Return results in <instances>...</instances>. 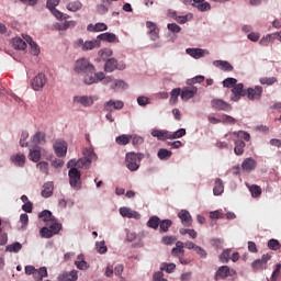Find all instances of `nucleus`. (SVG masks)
<instances>
[{
	"label": "nucleus",
	"mask_w": 281,
	"mask_h": 281,
	"mask_svg": "<svg viewBox=\"0 0 281 281\" xmlns=\"http://www.w3.org/2000/svg\"><path fill=\"white\" fill-rule=\"evenodd\" d=\"M82 155V158L78 160L71 159L67 164V167L70 168V170L68 171L69 183L71 188H75L76 190H80V188L82 187V182H80L82 175L80 173V170H78V168L87 170L91 168V164H93V161L98 159V155H95V151L91 147L83 148Z\"/></svg>",
	"instance_id": "obj_1"
},
{
	"label": "nucleus",
	"mask_w": 281,
	"mask_h": 281,
	"mask_svg": "<svg viewBox=\"0 0 281 281\" xmlns=\"http://www.w3.org/2000/svg\"><path fill=\"white\" fill-rule=\"evenodd\" d=\"M75 71L76 74H81L83 78H88V76H91L95 71V66L87 58H79L75 63Z\"/></svg>",
	"instance_id": "obj_2"
},
{
	"label": "nucleus",
	"mask_w": 281,
	"mask_h": 281,
	"mask_svg": "<svg viewBox=\"0 0 281 281\" xmlns=\"http://www.w3.org/2000/svg\"><path fill=\"white\" fill-rule=\"evenodd\" d=\"M236 276V270L231 269L229 266H221L215 272L214 280H225V278H234Z\"/></svg>",
	"instance_id": "obj_3"
},
{
	"label": "nucleus",
	"mask_w": 281,
	"mask_h": 281,
	"mask_svg": "<svg viewBox=\"0 0 281 281\" xmlns=\"http://www.w3.org/2000/svg\"><path fill=\"white\" fill-rule=\"evenodd\" d=\"M139 161H142V158L137 156L135 153H128L126 154V168L131 170V172H135V170H139Z\"/></svg>",
	"instance_id": "obj_4"
},
{
	"label": "nucleus",
	"mask_w": 281,
	"mask_h": 281,
	"mask_svg": "<svg viewBox=\"0 0 281 281\" xmlns=\"http://www.w3.org/2000/svg\"><path fill=\"white\" fill-rule=\"evenodd\" d=\"M95 100H98V97L95 95H76L74 97L72 102L74 104H80L87 109L89 106H93Z\"/></svg>",
	"instance_id": "obj_5"
},
{
	"label": "nucleus",
	"mask_w": 281,
	"mask_h": 281,
	"mask_svg": "<svg viewBox=\"0 0 281 281\" xmlns=\"http://www.w3.org/2000/svg\"><path fill=\"white\" fill-rule=\"evenodd\" d=\"M106 78L104 76V72H91L90 76L88 77H83V82L85 85H98V82H101V80H104V85H109V82L106 81Z\"/></svg>",
	"instance_id": "obj_6"
},
{
	"label": "nucleus",
	"mask_w": 281,
	"mask_h": 281,
	"mask_svg": "<svg viewBox=\"0 0 281 281\" xmlns=\"http://www.w3.org/2000/svg\"><path fill=\"white\" fill-rule=\"evenodd\" d=\"M124 109V101H115L110 100L106 101L103 105V111H106V113H113V111H122Z\"/></svg>",
	"instance_id": "obj_7"
},
{
	"label": "nucleus",
	"mask_w": 281,
	"mask_h": 281,
	"mask_svg": "<svg viewBox=\"0 0 281 281\" xmlns=\"http://www.w3.org/2000/svg\"><path fill=\"white\" fill-rule=\"evenodd\" d=\"M246 91L247 90H245V86L243 83L235 85L232 89L233 94L231 97V100L233 102H238V100H240V98H245Z\"/></svg>",
	"instance_id": "obj_8"
},
{
	"label": "nucleus",
	"mask_w": 281,
	"mask_h": 281,
	"mask_svg": "<svg viewBox=\"0 0 281 281\" xmlns=\"http://www.w3.org/2000/svg\"><path fill=\"white\" fill-rule=\"evenodd\" d=\"M31 85L34 91H41L43 87L47 85V77H45V74L40 72L37 76L33 78Z\"/></svg>",
	"instance_id": "obj_9"
},
{
	"label": "nucleus",
	"mask_w": 281,
	"mask_h": 281,
	"mask_svg": "<svg viewBox=\"0 0 281 281\" xmlns=\"http://www.w3.org/2000/svg\"><path fill=\"white\" fill-rule=\"evenodd\" d=\"M262 87L261 86H256L255 88H248L246 89V97L248 100H260L262 98Z\"/></svg>",
	"instance_id": "obj_10"
},
{
	"label": "nucleus",
	"mask_w": 281,
	"mask_h": 281,
	"mask_svg": "<svg viewBox=\"0 0 281 281\" xmlns=\"http://www.w3.org/2000/svg\"><path fill=\"white\" fill-rule=\"evenodd\" d=\"M212 109H216L217 111H229L232 109V104L222 99H213L211 101Z\"/></svg>",
	"instance_id": "obj_11"
},
{
	"label": "nucleus",
	"mask_w": 281,
	"mask_h": 281,
	"mask_svg": "<svg viewBox=\"0 0 281 281\" xmlns=\"http://www.w3.org/2000/svg\"><path fill=\"white\" fill-rule=\"evenodd\" d=\"M120 214L124 218H135L136 221H139L142 218V215L137 211H133L126 206L120 209Z\"/></svg>",
	"instance_id": "obj_12"
},
{
	"label": "nucleus",
	"mask_w": 281,
	"mask_h": 281,
	"mask_svg": "<svg viewBox=\"0 0 281 281\" xmlns=\"http://www.w3.org/2000/svg\"><path fill=\"white\" fill-rule=\"evenodd\" d=\"M199 89L194 86L183 88L180 94L181 100H184V101L191 100V98H194V95H196Z\"/></svg>",
	"instance_id": "obj_13"
},
{
	"label": "nucleus",
	"mask_w": 281,
	"mask_h": 281,
	"mask_svg": "<svg viewBox=\"0 0 281 281\" xmlns=\"http://www.w3.org/2000/svg\"><path fill=\"white\" fill-rule=\"evenodd\" d=\"M178 217L180 218L182 225L184 227H191L192 226V215L187 210H181L178 213Z\"/></svg>",
	"instance_id": "obj_14"
},
{
	"label": "nucleus",
	"mask_w": 281,
	"mask_h": 281,
	"mask_svg": "<svg viewBox=\"0 0 281 281\" xmlns=\"http://www.w3.org/2000/svg\"><path fill=\"white\" fill-rule=\"evenodd\" d=\"M146 27L149 30L148 34L151 41H157V38H159V29L157 27V24H155L153 21H147Z\"/></svg>",
	"instance_id": "obj_15"
},
{
	"label": "nucleus",
	"mask_w": 281,
	"mask_h": 281,
	"mask_svg": "<svg viewBox=\"0 0 281 281\" xmlns=\"http://www.w3.org/2000/svg\"><path fill=\"white\" fill-rule=\"evenodd\" d=\"M54 150L57 157H65V155H67V143L56 140L54 144Z\"/></svg>",
	"instance_id": "obj_16"
},
{
	"label": "nucleus",
	"mask_w": 281,
	"mask_h": 281,
	"mask_svg": "<svg viewBox=\"0 0 281 281\" xmlns=\"http://www.w3.org/2000/svg\"><path fill=\"white\" fill-rule=\"evenodd\" d=\"M186 52L189 56H191L192 58H195V60H199V58H203L205 54H210V52L202 48H187Z\"/></svg>",
	"instance_id": "obj_17"
},
{
	"label": "nucleus",
	"mask_w": 281,
	"mask_h": 281,
	"mask_svg": "<svg viewBox=\"0 0 281 281\" xmlns=\"http://www.w3.org/2000/svg\"><path fill=\"white\" fill-rule=\"evenodd\" d=\"M57 280L58 281H76L78 280V271L72 270L70 272H63L61 274H58Z\"/></svg>",
	"instance_id": "obj_18"
},
{
	"label": "nucleus",
	"mask_w": 281,
	"mask_h": 281,
	"mask_svg": "<svg viewBox=\"0 0 281 281\" xmlns=\"http://www.w3.org/2000/svg\"><path fill=\"white\" fill-rule=\"evenodd\" d=\"M45 132H36L32 138H31V143L33 144V146L38 147V145L41 144H45Z\"/></svg>",
	"instance_id": "obj_19"
},
{
	"label": "nucleus",
	"mask_w": 281,
	"mask_h": 281,
	"mask_svg": "<svg viewBox=\"0 0 281 281\" xmlns=\"http://www.w3.org/2000/svg\"><path fill=\"white\" fill-rule=\"evenodd\" d=\"M153 137H157L160 142H164L166 139H170V132L166 130H154L151 132Z\"/></svg>",
	"instance_id": "obj_20"
},
{
	"label": "nucleus",
	"mask_w": 281,
	"mask_h": 281,
	"mask_svg": "<svg viewBox=\"0 0 281 281\" xmlns=\"http://www.w3.org/2000/svg\"><path fill=\"white\" fill-rule=\"evenodd\" d=\"M52 194H54V182L44 183L43 190H42V196L44 199H49Z\"/></svg>",
	"instance_id": "obj_21"
},
{
	"label": "nucleus",
	"mask_w": 281,
	"mask_h": 281,
	"mask_svg": "<svg viewBox=\"0 0 281 281\" xmlns=\"http://www.w3.org/2000/svg\"><path fill=\"white\" fill-rule=\"evenodd\" d=\"M257 162L254 160V158H246L241 168L243 170H246V172H251V170H256Z\"/></svg>",
	"instance_id": "obj_22"
},
{
	"label": "nucleus",
	"mask_w": 281,
	"mask_h": 281,
	"mask_svg": "<svg viewBox=\"0 0 281 281\" xmlns=\"http://www.w3.org/2000/svg\"><path fill=\"white\" fill-rule=\"evenodd\" d=\"M213 65L214 67H218L223 71H234V66L225 60H214Z\"/></svg>",
	"instance_id": "obj_23"
},
{
	"label": "nucleus",
	"mask_w": 281,
	"mask_h": 281,
	"mask_svg": "<svg viewBox=\"0 0 281 281\" xmlns=\"http://www.w3.org/2000/svg\"><path fill=\"white\" fill-rule=\"evenodd\" d=\"M100 45H101V42L98 37L94 41H87L83 44L82 52H89L91 49H97L98 47H100Z\"/></svg>",
	"instance_id": "obj_24"
},
{
	"label": "nucleus",
	"mask_w": 281,
	"mask_h": 281,
	"mask_svg": "<svg viewBox=\"0 0 281 281\" xmlns=\"http://www.w3.org/2000/svg\"><path fill=\"white\" fill-rule=\"evenodd\" d=\"M100 42L104 41L105 43H115L117 41V35L114 33H102L97 37Z\"/></svg>",
	"instance_id": "obj_25"
},
{
	"label": "nucleus",
	"mask_w": 281,
	"mask_h": 281,
	"mask_svg": "<svg viewBox=\"0 0 281 281\" xmlns=\"http://www.w3.org/2000/svg\"><path fill=\"white\" fill-rule=\"evenodd\" d=\"M225 192V187L223 186V180L221 178L215 179L213 193L214 196H221V194Z\"/></svg>",
	"instance_id": "obj_26"
},
{
	"label": "nucleus",
	"mask_w": 281,
	"mask_h": 281,
	"mask_svg": "<svg viewBox=\"0 0 281 281\" xmlns=\"http://www.w3.org/2000/svg\"><path fill=\"white\" fill-rule=\"evenodd\" d=\"M11 161L14 164V166H19L20 168H23L25 166V155L18 154L11 156Z\"/></svg>",
	"instance_id": "obj_27"
},
{
	"label": "nucleus",
	"mask_w": 281,
	"mask_h": 281,
	"mask_svg": "<svg viewBox=\"0 0 281 281\" xmlns=\"http://www.w3.org/2000/svg\"><path fill=\"white\" fill-rule=\"evenodd\" d=\"M117 69V60L115 58H110L105 61L104 71L111 74Z\"/></svg>",
	"instance_id": "obj_28"
},
{
	"label": "nucleus",
	"mask_w": 281,
	"mask_h": 281,
	"mask_svg": "<svg viewBox=\"0 0 281 281\" xmlns=\"http://www.w3.org/2000/svg\"><path fill=\"white\" fill-rule=\"evenodd\" d=\"M29 159L34 161V164H38L41 161V148L35 147V149H30Z\"/></svg>",
	"instance_id": "obj_29"
},
{
	"label": "nucleus",
	"mask_w": 281,
	"mask_h": 281,
	"mask_svg": "<svg viewBox=\"0 0 281 281\" xmlns=\"http://www.w3.org/2000/svg\"><path fill=\"white\" fill-rule=\"evenodd\" d=\"M105 82L112 83V89H115V87H119V89H126V82H124L123 80H115L113 79V77H108L105 79Z\"/></svg>",
	"instance_id": "obj_30"
},
{
	"label": "nucleus",
	"mask_w": 281,
	"mask_h": 281,
	"mask_svg": "<svg viewBox=\"0 0 281 281\" xmlns=\"http://www.w3.org/2000/svg\"><path fill=\"white\" fill-rule=\"evenodd\" d=\"M26 43H29L30 47L32 48L33 56H38L41 54V48H38V45H36V42L32 40L31 36L26 35L25 37Z\"/></svg>",
	"instance_id": "obj_31"
},
{
	"label": "nucleus",
	"mask_w": 281,
	"mask_h": 281,
	"mask_svg": "<svg viewBox=\"0 0 281 281\" xmlns=\"http://www.w3.org/2000/svg\"><path fill=\"white\" fill-rule=\"evenodd\" d=\"M170 227H172V220H160L159 223V232L160 234H167L169 232Z\"/></svg>",
	"instance_id": "obj_32"
},
{
	"label": "nucleus",
	"mask_w": 281,
	"mask_h": 281,
	"mask_svg": "<svg viewBox=\"0 0 281 281\" xmlns=\"http://www.w3.org/2000/svg\"><path fill=\"white\" fill-rule=\"evenodd\" d=\"M131 139H133V135L122 134L115 138V142L119 146H126L127 144H131Z\"/></svg>",
	"instance_id": "obj_33"
},
{
	"label": "nucleus",
	"mask_w": 281,
	"mask_h": 281,
	"mask_svg": "<svg viewBox=\"0 0 281 281\" xmlns=\"http://www.w3.org/2000/svg\"><path fill=\"white\" fill-rule=\"evenodd\" d=\"M46 225L48 226V229H50V232L53 233L54 236H55V234H58L60 232V229H63V224L57 223L56 220L48 222V224H46Z\"/></svg>",
	"instance_id": "obj_34"
},
{
	"label": "nucleus",
	"mask_w": 281,
	"mask_h": 281,
	"mask_svg": "<svg viewBox=\"0 0 281 281\" xmlns=\"http://www.w3.org/2000/svg\"><path fill=\"white\" fill-rule=\"evenodd\" d=\"M77 258L79 260L75 261V266L77 267V269H79L80 271H87V269H89V263L85 261L83 256L79 255Z\"/></svg>",
	"instance_id": "obj_35"
},
{
	"label": "nucleus",
	"mask_w": 281,
	"mask_h": 281,
	"mask_svg": "<svg viewBox=\"0 0 281 281\" xmlns=\"http://www.w3.org/2000/svg\"><path fill=\"white\" fill-rule=\"evenodd\" d=\"M160 218L157 215L151 216L147 222V227L150 229H159Z\"/></svg>",
	"instance_id": "obj_36"
},
{
	"label": "nucleus",
	"mask_w": 281,
	"mask_h": 281,
	"mask_svg": "<svg viewBox=\"0 0 281 281\" xmlns=\"http://www.w3.org/2000/svg\"><path fill=\"white\" fill-rule=\"evenodd\" d=\"M40 218H42V221H44V223H46V225L48 223H52V221H55L56 218H54V215L50 213V211H43L40 213Z\"/></svg>",
	"instance_id": "obj_37"
},
{
	"label": "nucleus",
	"mask_w": 281,
	"mask_h": 281,
	"mask_svg": "<svg viewBox=\"0 0 281 281\" xmlns=\"http://www.w3.org/2000/svg\"><path fill=\"white\" fill-rule=\"evenodd\" d=\"M12 45L14 49H22V50L27 47V44L21 37H14L12 40Z\"/></svg>",
	"instance_id": "obj_38"
},
{
	"label": "nucleus",
	"mask_w": 281,
	"mask_h": 281,
	"mask_svg": "<svg viewBox=\"0 0 281 281\" xmlns=\"http://www.w3.org/2000/svg\"><path fill=\"white\" fill-rule=\"evenodd\" d=\"M158 158L161 159V161H166L172 157V151L161 148L158 150Z\"/></svg>",
	"instance_id": "obj_39"
},
{
	"label": "nucleus",
	"mask_w": 281,
	"mask_h": 281,
	"mask_svg": "<svg viewBox=\"0 0 281 281\" xmlns=\"http://www.w3.org/2000/svg\"><path fill=\"white\" fill-rule=\"evenodd\" d=\"M245 142L243 140H235V148H234V153L235 155H243L245 153Z\"/></svg>",
	"instance_id": "obj_40"
},
{
	"label": "nucleus",
	"mask_w": 281,
	"mask_h": 281,
	"mask_svg": "<svg viewBox=\"0 0 281 281\" xmlns=\"http://www.w3.org/2000/svg\"><path fill=\"white\" fill-rule=\"evenodd\" d=\"M179 95H181V88H175L170 92V104H177V100H179Z\"/></svg>",
	"instance_id": "obj_41"
},
{
	"label": "nucleus",
	"mask_w": 281,
	"mask_h": 281,
	"mask_svg": "<svg viewBox=\"0 0 281 281\" xmlns=\"http://www.w3.org/2000/svg\"><path fill=\"white\" fill-rule=\"evenodd\" d=\"M249 192L254 199H258L262 194V189L258 184H252L249 187Z\"/></svg>",
	"instance_id": "obj_42"
},
{
	"label": "nucleus",
	"mask_w": 281,
	"mask_h": 281,
	"mask_svg": "<svg viewBox=\"0 0 281 281\" xmlns=\"http://www.w3.org/2000/svg\"><path fill=\"white\" fill-rule=\"evenodd\" d=\"M82 9V2L80 1H74V2H69L67 4V10H69V12H78V10Z\"/></svg>",
	"instance_id": "obj_43"
},
{
	"label": "nucleus",
	"mask_w": 281,
	"mask_h": 281,
	"mask_svg": "<svg viewBox=\"0 0 281 281\" xmlns=\"http://www.w3.org/2000/svg\"><path fill=\"white\" fill-rule=\"evenodd\" d=\"M251 268L254 269V271H265V269H267V266L260 259H257L251 263Z\"/></svg>",
	"instance_id": "obj_44"
},
{
	"label": "nucleus",
	"mask_w": 281,
	"mask_h": 281,
	"mask_svg": "<svg viewBox=\"0 0 281 281\" xmlns=\"http://www.w3.org/2000/svg\"><path fill=\"white\" fill-rule=\"evenodd\" d=\"M183 136H186V128H179L175 133L169 132V139H181Z\"/></svg>",
	"instance_id": "obj_45"
},
{
	"label": "nucleus",
	"mask_w": 281,
	"mask_h": 281,
	"mask_svg": "<svg viewBox=\"0 0 281 281\" xmlns=\"http://www.w3.org/2000/svg\"><path fill=\"white\" fill-rule=\"evenodd\" d=\"M260 85H267L268 87H271L272 85H276L278 82V78L276 77H263L259 80Z\"/></svg>",
	"instance_id": "obj_46"
},
{
	"label": "nucleus",
	"mask_w": 281,
	"mask_h": 281,
	"mask_svg": "<svg viewBox=\"0 0 281 281\" xmlns=\"http://www.w3.org/2000/svg\"><path fill=\"white\" fill-rule=\"evenodd\" d=\"M20 249H23V245H21L19 241H15L7 247V250L13 254H19Z\"/></svg>",
	"instance_id": "obj_47"
},
{
	"label": "nucleus",
	"mask_w": 281,
	"mask_h": 281,
	"mask_svg": "<svg viewBox=\"0 0 281 281\" xmlns=\"http://www.w3.org/2000/svg\"><path fill=\"white\" fill-rule=\"evenodd\" d=\"M273 40V34H267L259 41V45H262V47H269V43H271Z\"/></svg>",
	"instance_id": "obj_48"
},
{
	"label": "nucleus",
	"mask_w": 281,
	"mask_h": 281,
	"mask_svg": "<svg viewBox=\"0 0 281 281\" xmlns=\"http://www.w3.org/2000/svg\"><path fill=\"white\" fill-rule=\"evenodd\" d=\"M233 135H235V137H240L245 142H249V139H251V135L245 131L233 132Z\"/></svg>",
	"instance_id": "obj_49"
},
{
	"label": "nucleus",
	"mask_w": 281,
	"mask_h": 281,
	"mask_svg": "<svg viewBox=\"0 0 281 281\" xmlns=\"http://www.w3.org/2000/svg\"><path fill=\"white\" fill-rule=\"evenodd\" d=\"M38 170L43 172V175H49V164L47 161H41L37 165Z\"/></svg>",
	"instance_id": "obj_50"
},
{
	"label": "nucleus",
	"mask_w": 281,
	"mask_h": 281,
	"mask_svg": "<svg viewBox=\"0 0 281 281\" xmlns=\"http://www.w3.org/2000/svg\"><path fill=\"white\" fill-rule=\"evenodd\" d=\"M236 82H238V80H236V78H226L223 81V87H226V89H232V87H236Z\"/></svg>",
	"instance_id": "obj_51"
},
{
	"label": "nucleus",
	"mask_w": 281,
	"mask_h": 281,
	"mask_svg": "<svg viewBox=\"0 0 281 281\" xmlns=\"http://www.w3.org/2000/svg\"><path fill=\"white\" fill-rule=\"evenodd\" d=\"M268 247L272 251H278V249H280V241L278 239H270L268 241Z\"/></svg>",
	"instance_id": "obj_52"
},
{
	"label": "nucleus",
	"mask_w": 281,
	"mask_h": 281,
	"mask_svg": "<svg viewBox=\"0 0 281 281\" xmlns=\"http://www.w3.org/2000/svg\"><path fill=\"white\" fill-rule=\"evenodd\" d=\"M40 234L42 238H52V236H54V233L52 232V229H49V227L41 228Z\"/></svg>",
	"instance_id": "obj_53"
},
{
	"label": "nucleus",
	"mask_w": 281,
	"mask_h": 281,
	"mask_svg": "<svg viewBox=\"0 0 281 281\" xmlns=\"http://www.w3.org/2000/svg\"><path fill=\"white\" fill-rule=\"evenodd\" d=\"M229 256H232V249H226L220 256L221 262H229Z\"/></svg>",
	"instance_id": "obj_54"
},
{
	"label": "nucleus",
	"mask_w": 281,
	"mask_h": 281,
	"mask_svg": "<svg viewBox=\"0 0 281 281\" xmlns=\"http://www.w3.org/2000/svg\"><path fill=\"white\" fill-rule=\"evenodd\" d=\"M162 245H173V243H177V237L175 236H164L161 238Z\"/></svg>",
	"instance_id": "obj_55"
},
{
	"label": "nucleus",
	"mask_w": 281,
	"mask_h": 281,
	"mask_svg": "<svg viewBox=\"0 0 281 281\" xmlns=\"http://www.w3.org/2000/svg\"><path fill=\"white\" fill-rule=\"evenodd\" d=\"M196 8L200 12H207V10H212L210 2H200Z\"/></svg>",
	"instance_id": "obj_56"
},
{
	"label": "nucleus",
	"mask_w": 281,
	"mask_h": 281,
	"mask_svg": "<svg viewBox=\"0 0 281 281\" xmlns=\"http://www.w3.org/2000/svg\"><path fill=\"white\" fill-rule=\"evenodd\" d=\"M97 251L98 254H106L109 251V248H106V245H104V241H97Z\"/></svg>",
	"instance_id": "obj_57"
},
{
	"label": "nucleus",
	"mask_w": 281,
	"mask_h": 281,
	"mask_svg": "<svg viewBox=\"0 0 281 281\" xmlns=\"http://www.w3.org/2000/svg\"><path fill=\"white\" fill-rule=\"evenodd\" d=\"M167 27L169 32H172L173 34H179V32H181V26H179L177 23H169Z\"/></svg>",
	"instance_id": "obj_58"
},
{
	"label": "nucleus",
	"mask_w": 281,
	"mask_h": 281,
	"mask_svg": "<svg viewBox=\"0 0 281 281\" xmlns=\"http://www.w3.org/2000/svg\"><path fill=\"white\" fill-rule=\"evenodd\" d=\"M222 124H236V119L231 115L224 114L222 116Z\"/></svg>",
	"instance_id": "obj_59"
},
{
	"label": "nucleus",
	"mask_w": 281,
	"mask_h": 281,
	"mask_svg": "<svg viewBox=\"0 0 281 281\" xmlns=\"http://www.w3.org/2000/svg\"><path fill=\"white\" fill-rule=\"evenodd\" d=\"M205 80V77L203 76H196L192 79L188 80V85H201V82H203Z\"/></svg>",
	"instance_id": "obj_60"
},
{
	"label": "nucleus",
	"mask_w": 281,
	"mask_h": 281,
	"mask_svg": "<svg viewBox=\"0 0 281 281\" xmlns=\"http://www.w3.org/2000/svg\"><path fill=\"white\" fill-rule=\"evenodd\" d=\"M132 144L133 146H139L140 144H144V138L137 135L132 136Z\"/></svg>",
	"instance_id": "obj_61"
},
{
	"label": "nucleus",
	"mask_w": 281,
	"mask_h": 281,
	"mask_svg": "<svg viewBox=\"0 0 281 281\" xmlns=\"http://www.w3.org/2000/svg\"><path fill=\"white\" fill-rule=\"evenodd\" d=\"M94 27L95 32H106V30H109V26L105 23H97Z\"/></svg>",
	"instance_id": "obj_62"
},
{
	"label": "nucleus",
	"mask_w": 281,
	"mask_h": 281,
	"mask_svg": "<svg viewBox=\"0 0 281 281\" xmlns=\"http://www.w3.org/2000/svg\"><path fill=\"white\" fill-rule=\"evenodd\" d=\"M153 280L154 281H167L164 278V272H161V271H158V272L154 273Z\"/></svg>",
	"instance_id": "obj_63"
},
{
	"label": "nucleus",
	"mask_w": 281,
	"mask_h": 281,
	"mask_svg": "<svg viewBox=\"0 0 281 281\" xmlns=\"http://www.w3.org/2000/svg\"><path fill=\"white\" fill-rule=\"evenodd\" d=\"M280 269H281V265L279 263L276 266V269L272 272V276H271L272 280H278V277L280 276Z\"/></svg>",
	"instance_id": "obj_64"
}]
</instances>
